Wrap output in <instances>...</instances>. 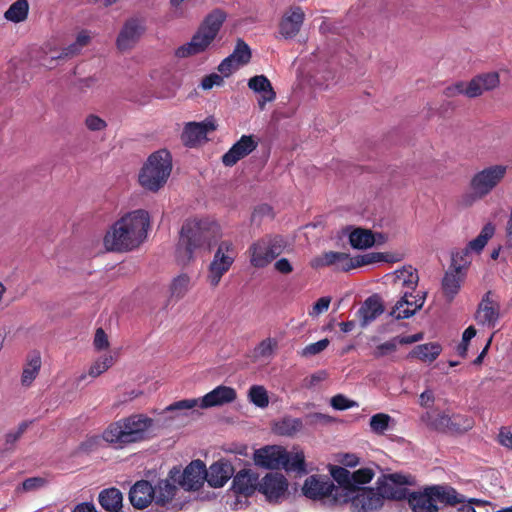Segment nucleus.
Returning <instances> with one entry per match:
<instances>
[{
  "label": "nucleus",
  "mask_w": 512,
  "mask_h": 512,
  "mask_svg": "<svg viewBox=\"0 0 512 512\" xmlns=\"http://www.w3.org/2000/svg\"><path fill=\"white\" fill-rule=\"evenodd\" d=\"M222 228L210 218H189L181 228L176 248L180 264L186 265L195 258V253L210 250L222 238Z\"/></svg>",
  "instance_id": "f257e3e1"
},
{
  "label": "nucleus",
  "mask_w": 512,
  "mask_h": 512,
  "mask_svg": "<svg viewBox=\"0 0 512 512\" xmlns=\"http://www.w3.org/2000/svg\"><path fill=\"white\" fill-rule=\"evenodd\" d=\"M150 217L139 209L126 213L106 232L103 243L107 251L127 252L139 247L147 237Z\"/></svg>",
  "instance_id": "f03ea898"
},
{
  "label": "nucleus",
  "mask_w": 512,
  "mask_h": 512,
  "mask_svg": "<svg viewBox=\"0 0 512 512\" xmlns=\"http://www.w3.org/2000/svg\"><path fill=\"white\" fill-rule=\"evenodd\" d=\"M386 278L391 282L394 289L401 294L390 312L392 317L397 320L407 319L423 307L427 293L425 291L416 292L419 282L416 268L405 265L386 275Z\"/></svg>",
  "instance_id": "7ed1b4c3"
},
{
  "label": "nucleus",
  "mask_w": 512,
  "mask_h": 512,
  "mask_svg": "<svg viewBox=\"0 0 512 512\" xmlns=\"http://www.w3.org/2000/svg\"><path fill=\"white\" fill-rule=\"evenodd\" d=\"M154 420L145 414H133L111 423L102 434L103 440L116 448L147 440L153 430Z\"/></svg>",
  "instance_id": "20e7f679"
},
{
  "label": "nucleus",
  "mask_w": 512,
  "mask_h": 512,
  "mask_svg": "<svg viewBox=\"0 0 512 512\" xmlns=\"http://www.w3.org/2000/svg\"><path fill=\"white\" fill-rule=\"evenodd\" d=\"M226 17L223 10H212L204 18L191 40L176 49L175 56L187 58L206 51L218 35Z\"/></svg>",
  "instance_id": "39448f33"
},
{
  "label": "nucleus",
  "mask_w": 512,
  "mask_h": 512,
  "mask_svg": "<svg viewBox=\"0 0 512 512\" xmlns=\"http://www.w3.org/2000/svg\"><path fill=\"white\" fill-rule=\"evenodd\" d=\"M408 504L413 512H437L438 503L452 505L463 501V497L453 487L434 485L422 491H410Z\"/></svg>",
  "instance_id": "423d86ee"
},
{
  "label": "nucleus",
  "mask_w": 512,
  "mask_h": 512,
  "mask_svg": "<svg viewBox=\"0 0 512 512\" xmlns=\"http://www.w3.org/2000/svg\"><path fill=\"white\" fill-rule=\"evenodd\" d=\"M254 463L265 469L283 468L286 471L304 473L305 463L302 452L290 453L281 446H265L257 449L253 455Z\"/></svg>",
  "instance_id": "0eeeda50"
},
{
  "label": "nucleus",
  "mask_w": 512,
  "mask_h": 512,
  "mask_svg": "<svg viewBox=\"0 0 512 512\" xmlns=\"http://www.w3.org/2000/svg\"><path fill=\"white\" fill-rule=\"evenodd\" d=\"M172 171V157L167 150H159L149 156L140 170V185L148 191L157 192L167 182Z\"/></svg>",
  "instance_id": "6e6552de"
},
{
  "label": "nucleus",
  "mask_w": 512,
  "mask_h": 512,
  "mask_svg": "<svg viewBox=\"0 0 512 512\" xmlns=\"http://www.w3.org/2000/svg\"><path fill=\"white\" fill-rule=\"evenodd\" d=\"M302 493L306 498L328 506L340 505L338 498L342 496L331 478L319 474L306 478L302 486Z\"/></svg>",
  "instance_id": "1a4fd4ad"
},
{
  "label": "nucleus",
  "mask_w": 512,
  "mask_h": 512,
  "mask_svg": "<svg viewBox=\"0 0 512 512\" xmlns=\"http://www.w3.org/2000/svg\"><path fill=\"white\" fill-rule=\"evenodd\" d=\"M237 257V250L231 240L221 241L208 266L207 282L217 287L222 277L231 269Z\"/></svg>",
  "instance_id": "9d476101"
},
{
  "label": "nucleus",
  "mask_w": 512,
  "mask_h": 512,
  "mask_svg": "<svg viewBox=\"0 0 512 512\" xmlns=\"http://www.w3.org/2000/svg\"><path fill=\"white\" fill-rule=\"evenodd\" d=\"M499 85V76L496 72L481 74L469 82L459 81L444 90L446 97L464 95L468 98H475L485 91L492 90Z\"/></svg>",
  "instance_id": "9b49d317"
},
{
  "label": "nucleus",
  "mask_w": 512,
  "mask_h": 512,
  "mask_svg": "<svg viewBox=\"0 0 512 512\" xmlns=\"http://www.w3.org/2000/svg\"><path fill=\"white\" fill-rule=\"evenodd\" d=\"M340 505L350 503L352 512H375L383 506V499L376 489H350L338 498Z\"/></svg>",
  "instance_id": "f8f14e48"
},
{
  "label": "nucleus",
  "mask_w": 512,
  "mask_h": 512,
  "mask_svg": "<svg viewBox=\"0 0 512 512\" xmlns=\"http://www.w3.org/2000/svg\"><path fill=\"white\" fill-rule=\"evenodd\" d=\"M282 245L276 237H264L251 244L248 249L250 264L254 268H265L282 253Z\"/></svg>",
  "instance_id": "ddd939ff"
},
{
  "label": "nucleus",
  "mask_w": 512,
  "mask_h": 512,
  "mask_svg": "<svg viewBox=\"0 0 512 512\" xmlns=\"http://www.w3.org/2000/svg\"><path fill=\"white\" fill-rule=\"evenodd\" d=\"M414 478L410 475L399 473L385 475L377 480V491L382 499L402 500L407 499Z\"/></svg>",
  "instance_id": "4468645a"
},
{
  "label": "nucleus",
  "mask_w": 512,
  "mask_h": 512,
  "mask_svg": "<svg viewBox=\"0 0 512 512\" xmlns=\"http://www.w3.org/2000/svg\"><path fill=\"white\" fill-rule=\"evenodd\" d=\"M507 167L504 165L488 166L477 172L471 179L470 187L478 198L487 196L506 175Z\"/></svg>",
  "instance_id": "2eb2a0df"
},
{
  "label": "nucleus",
  "mask_w": 512,
  "mask_h": 512,
  "mask_svg": "<svg viewBox=\"0 0 512 512\" xmlns=\"http://www.w3.org/2000/svg\"><path fill=\"white\" fill-rule=\"evenodd\" d=\"M259 493H261L269 503H281L289 496V482L281 473H267L260 480Z\"/></svg>",
  "instance_id": "dca6fc26"
},
{
  "label": "nucleus",
  "mask_w": 512,
  "mask_h": 512,
  "mask_svg": "<svg viewBox=\"0 0 512 512\" xmlns=\"http://www.w3.org/2000/svg\"><path fill=\"white\" fill-rule=\"evenodd\" d=\"M145 31L144 19L131 17L127 19L116 39V46L120 51L132 49Z\"/></svg>",
  "instance_id": "f3484780"
},
{
  "label": "nucleus",
  "mask_w": 512,
  "mask_h": 512,
  "mask_svg": "<svg viewBox=\"0 0 512 512\" xmlns=\"http://www.w3.org/2000/svg\"><path fill=\"white\" fill-rule=\"evenodd\" d=\"M499 316V303L493 299L491 292H487L478 305L475 320L479 325L494 328L499 320Z\"/></svg>",
  "instance_id": "a211bd4d"
},
{
  "label": "nucleus",
  "mask_w": 512,
  "mask_h": 512,
  "mask_svg": "<svg viewBox=\"0 0 512 512\" xmlns=\"http://www.w3.org/2000/svg\"><path fill=\"white\" fill-rule=\"evenodd\" d=\"M310 265L314 269L333 267L337 271L348 272L353 269L352 257L344 252L329 251L313 258Z\"/></svg>",
  "instance_id": "6ab92c4d"
},
{
  "label": "nucleus",
  "mask_w": 512,
  "mask_h": 512,
  "mask_svg": "<svg viewBox=\"0 0 512 512\" xmlns=\"http://www.w3.org/2000/svg\"><path fill=\"white\" fill-rule=\"evenodd\" d=\"M259 486L260 479L258 473L244 468L234 475L231 489L235 494L249 497L256 491L259 492Z\"/></svg>",
  "instance_id": "aec40b11"
},
{
  "label": "nucleus",
  "mask_w": 512,
  "mask_h": 512,
  "mask_svg": "<svg viewBox=\"0 0 512 512\" xmlns=\"http://www.w3.org/2000/svg\"><path fill=\"white\" fill-rule=\"evenodd\" d=\"M258 146V141L252 135H243L223 156L222 162L231 167L243 159Z\"/></svg>",
  "instance_id": "412c9836"
},
{
  "label": "nucleus",
  "mask_w": 512,
  "mask_h": 512,
  "mask_svg": "<svg viewBox=\"0 0 512 512\" xmlns=\"http://www.w3.org/2000/svg\"><path fill=\"white\" fill-rule=\"evenodd\" d=\"M305 14L299 6L289 8L279 24V33L286 39L294 38L300 31Z\"/></svg>",
  "instance_id": "4be33fe9"
},
{
  "label": "nucleus",
  "mask_w": 512,
  "mask_h": 512,
  "mask_svg": "<svg viewBox=\"0 0 512 512\" xmlns=\"http://www.w3.org/2000/svg\"><path fill=\"white\" fill-rule=\"evenodd\" d=\"M216 129L213 120H205L203 122H189L186 124L183 133L182 141L186 146H194L202 140L206 139L209 132Z\"/></svg>",
  "instance_id": "5701e85b"
},
{
  "label": "nucleus",
  "mask_w": 512,
  "mask_h": 512,
  "mask_svg": "<svg viewBox=\"0 0 512 512\" xmlns=\"http://www.w3.org/2000/svg\"><path fill=\"white\" fill-rule=\"evenodd\" d=\"M420 420L427 428L434 431L445 432L458 429L454 419L446 412L439 410L426 411L421 415Z\"/></svg>",
  "instance_id": "b1692460"
},
{
  "label": "nucleus",
  "mask_w": 512,
  "mask_h": 512,
  "mask_svg": "<svg viewBox=\"0 0 512 512\" xmlns=\"http://www.w3.org/2000/svg\"><path fill=\"white\" fill-rule=\"evenodd\" d=\"M205 480L206 466L201 460H195L184 469L180 485L186 490H197Z\"/></svg>",
  "instance_id": "393cba45"
},
{
  "label": "nucleus",
  "mask_w": 512,
  "mask_h": 512,
  "mask_svg": "<svg viewBox=\"0 0 512 512\" xmlns=\"http://www.w3.org/2000/svg\"><path fill=\"white\" fill-rule=\"evenodd\" d=\"M234 467L227 460H219L206 469V481L211 487H223L234 475Z\"/></svg>",
  "instance_id": "a878e982"
},
{
  "label": "nucleus",
  "mask_w": 512,
  "mask_h": 512,
  "mask_svg": "<svg viewBox=\"0 0 512 512\" xmlns=\"http://www.w3.org/2000/svg\"><path fill=\"white\" fill-rule=\"evenodd\" d=\"M236 391L229 386L220 385L200 398L199 407L207 409L216 406H222L233 402L236 399Z\"/></svg>",
  "instance_id": "bb28decb"
},
{
  "label": "nucleus",
  "mask_w": 512,
  "mask_h": 512,
  "mask_svg": "<svg viewBox=\"0 0 512 512\" xmlns=\"http://www.w3.org/2000/svg\"><path fill=\"white\" fill-rule=\"evenodd\" d=\"M384 312L381 297L378 294L369 296L357 311L362 328L367 327Z\"/></svg>",
  "instance_id": "cd10ccee"
},
{
  "label": "nucleus",
  "mask_w": 512,
  "mask_h": 512,
  "mask_svg": "<svg viewBox=\"0 0 512 512\" xmlns=\"http://www.w3.org/2000/svg\"><path fill=\"white\" fill-rule=\"evenodd\" d=\"M248 87L255 93L260 94L258 105L260 110H264L266 103L272 102L276 98V93L269 79L264 75H256L249 79Z\"/></svg>",
  "instance_id": "c85d7f7f"
},
{
  "label": "nucleus",
  "mask_w": 512,
  "mask_h": 512,
  "mask_svg": "<svg viewBox=\"0 0 512 512\" xmlns=\"http://www.w3.org/2000/svg\"><path fill=\"white\" fill-rule=\"evenodd\" d=\"M154 498V488L145 480L136 482L129 492L131 504L137 509L147 507Z\"/></svg>",
  "instance_id": "c756f323"
},
{
  "label": "nucleus",
  "mask_w": 512,
  "mask_h": 512,
  "mask_svg": "<svg viewBox=\"0 0 512 512\" xmlns=\"http://www.w3.org/2000/svg\"><path fill=\"white\" fill-rule=\"evenodd\" d=\"M385 237L382 234H373L371 230L364 228H354L349 234V242L355 249H367L375 243H383Z\"/></svg>",
  "instance_id": "7c9ffc66"
},
{
  "label": "nucleus",
  "mask_w": 512,
  "mask_h": 512,
  "mask_svg": "<svg viewBox=\"0 0 512 512\" xmlns=\"http://www.w3.org/2000/svg\"><path fill=\"white\" fill-rule=\"evenodd\" d=\"M41 365V356L38 352L29 354L21 374V385L23 387L28 388L32 385L40 372Z\"/></svg>",
  "instance_id": "2f4dec72"
},
{
  "label": "nucleus",
  "mask_w": 512,
  "mask_h": 512,
  "mask_svg": "<svg viewBox=\"0 0 512 512\" xmlns=\"http://www.w3.org/2000/svg\"><path fill=\"white\" fill-rule=\"evenodd\" d=\"M192 286V276L188 273H180L171 280L169 285L170 298L176 301L184 298Z\"/></svg>",
  "instance_id": "473e14b6"
},
{
  "label": "nucleus",
  "mask_w": 512,
  "mask_h": 512,
  "mask_svg": "<svg viewBox=\"0 0 512 512\" xmlns=\"http://www.w3.org/2000/svg\"><path fill=\"white\" fill-rule=\"evenodd\" d=\"M30 5L28 0H16L4 12V19L13 24L23 23L29 15Z\"/></svg>",
  "instance_id": "72a5a7b5"
},
{
  "label": "nucleus",
  "mask_w": 512,
  "mask_h": 512,
  "mask_svg": "<svg viewBox=\"0 0 512 512\" xmlns=\"http://www.w3.org/2000/svg\"><path fill=\"white\" fill-rule=\"evenodd\" d=\"M494 233V224L491 222L485 224L480 234L475 239L471 240L463 249V253L465 255H469L470 252L480 253L486 246L489 239L493 237Z\"/></svg>",
  "instance_id": "f704fd0d"
},
{
  "label": "nucleus",
  "mask_w": 512,
  "mask_h": 512,
  "mask_svg": "<svg viewBox=\"0 0 512 512\" xmlns=\"http://www.w3.org/2000/svg\"><path fill=\"white\" fill-rule=\"evenodd\" d=\"M122 493L117 488L104 489L99 494V503L110 512H117L122 507Z\"/></svg>",
  "instance_id": "c9c22d12"
},
{
  "label": "nucleus",
  "mask_w": 512,
  "mask_h": 512,
  "mask_svg": "<svg viewBox=\"0 0 512 512\" xmlns=\"http://www.w3.org/2000/svg\"><path fill=\"white\" fill-rule=\"evenodd\" d=\"M278 347V341L275 338H266L262 340L253 350V361L270 360Z\"/></svg>",
  "instance_id": "e433bc0d"
},
{
  "label": "nucleus",
  "mask_w": 512,
  "mask_h": 512,
  "mask_svg": "<svg viewBox=\"0 0 512 512\" xmlns=\"http://www.w3.org/2000/svg\"><path fill=\"white\" fill-rule=\"evenodd\" d=\"M441 353V346L438 343H425L416 346L409 354L410 357L418 358L424 362L434 361Z\"/></svg>",
  "instance_id": "4c0bfd02"
},
{
  "label": "nucleus",
  "mask_w": 512,
  "mask_h": 512,
  "mask_svg": "<svg viewBox=\"0 0 512 512\" xmlns=\"http://www.w3.org/2000/svg\"><path fill=\"white\" fill-rule=\"evenodd\" d=\"M463 279L458 271L446 272L443 280H442V289L444 295L452 300L461 288V283Z\"/></svg>",
  "instance_id": "58836bf2"
},
{
  "label": "nucleus",
  "mask_w": 512,
  "mask_h": 512,
  "mask_svg": "<svg viewBox=\"0 0 512 512\" xmlns=\"http://www.w3.org/2000/svg\"><path fill=\"white\" fill-rule=\"evenodd\" d=\"M176 489L168 480H161L154 488L153 500L157 505L165 506L174 497Z\"/></svg>",
  "instance_id": "ea45409f"
},
{
  "label": "nucleus",
  "mask_w": 512,
  "mask_h": 512,
  "mask_svg": "<svg viewBox=\"0 0 512 512\" xmlns=\"http://www.w3.org/2000/svg\"><path fill=\"white\" fill-rule=\"evenodd\" d=\"M333 482L336 481L339 486H336L340 490V493H346L352 487V473L344 467L333 466L330 470Z\"/></svg>",
  "instance_id": "a19ab883"
},
{
  "label": "nucleus",
  "mask_w": 512,
  "mask_h": 512,
  "mask_svg": "<svg viewBox=\"0 0 512 512\" xmlns=\"http://www.w3.org/2000/svg\"><path fill=\"white\" fill-rule=\"evenodd\" d=\"M302 427L303 423L301 419L285 417L275 424L274 430L279 435L292 436L299 432Z\"/></svg>",
  "instance_id": "79ce46f5"
},
{
  "label": "nucleus",
  "mask_w": 512,
  "mask_h": 512,
  "mask_svg": "<svg viewBox=\"0 0 512 512\" xmlns=\"http://www.w3.org/2000/svg\"><path fill=\"white\" fill-rule=\"evenodd\" d=\"M90 40H91V35H90L89 31H87V30L80 31L76 37L75 42L70 44L66 48H64L62 54L59 55L58 58L70 57V56L78 54L83 47H85L86 45L89 44Z\"/></svg>",
  "instance_id": "37998d69"
},
{
  "label": "nucleus",
  "mask_w": 512,
  "mask_h": 512,
  "mask_svg": "<svg viewBox=\"0 0 512 512\" xmlns=\"http://www.w3.org/2000/svg\"><path fill=\"white\" fill-rule=\"evenodd\" d=\"M229 57L238 64L239 67L246 65L251 59V50L249 46L241 39L236 43L233 52Z\"/></svg>",
  "instance_id": "c03bdc74"
},
{
  "label": "nucleus",
  "mask_w": 512,
  "mask_h": 512,
  "mask_svg": "<svg viewBox=\"0 0 512 512\" xmlns=\"http://www.w3.org/2000/svg\"><path fill=\"white\" fill-rule=\"evenodd\" d=\"M248 397L250 402L259 408H265L269 404L267 390L261 385L251 386Z\"/></svg>",
  "instance_id": "a18cd8bd"
},
{
  "label": "nucleus",
  "mask_w": 512,
  "mask_h": 512,
  "mask_svg": "<svg viewBox=\"0 0 512 512\" xmlns=\"http://www.w3.org/2000/svg\"><path fill=\"white\" fill-rule=\"evenodd\" d=\"M385 260V255L380 252H370L363 255H358L352 257L353 269L374 263L383 262Z\"/></svg>",
  "instance_id": "49530a36"
},
{
  "label": "nucleus",
  "mask_w": 512,
  "mask_h": 512,
  "mask_svg": "<svg viewBox=\"0 0 512 512\" xmlns=\"http://www.w3.org/2000/svg\"><path fill=\"white\" fill-rule=\"evenodd\" d=\"M392 418L385 413H377L370 418V429L376 434H384Z\"/></svg>",
  "instance_id": "de8ad7c7"
},
{
  "label": "nucleus",
  "mask_w": 512,
  "mask_h": 512,
  "mask_svg": "<svg viewBox=\"0 0 512 512\" xmlns=\"http://www.w3.org/2000/svg\"><path fill=\"white\" fill-rule=\"evenodd\" d=\"M463 501L458 502L452 505H448L449 507L444 512H476L473 505H482L484 502L479 499H469L466 500L462 495Z\"/></svg>",
  "instance_id": "09e8293b"
},
{
  "label": "nucleus",
  "mask_w": 512,
  "mask_h": 512,
  "mask_svg": "<svg viewBox=\"0 0 512 512\" xmlns=\"http://www.w3.org/2000/svg\"><path fill=\"white\" fill-rule=\"evenodd\" d=\"M113 365V357L111 355H103L98 358L89 369V375L97 377L108 370Z\"/></svg>",
  "instance_id": "8fccbe9b"
},
{
  "label": "nucleus",
  "mask_w": 512,
  "mask_h": 512,
  "mask_svg": "<svg viewBox=\"0 0 512 512\" xmlns=\"http://www.w3.org/2000/svg\"><path fill=\"white\" fill-rule=\"evenodd\" d=\"M374 473L371 469L362 468L352 473V487L362 488L360 485L366 484L372 480Z\"/></svg>",
  "instance_id": "3c124183"
},
{
  "label": "nucleus",
  "mask_w": 512,
  "mask_h": 512,
  "mask_svg": "<svg viewBox=\"0 0 512 512\" xmlns=\"http://www.w3.org/2000/svg\"><path fill=\"white\" fill-rule=\"evenodd\" d=\"M398 344L396 338H392L384 343L377 345L373 351V355L376 358H381L394 353L397 350Z\"/></svg>",
  "instance_id": "603ef678"
},
{
  "label": "nucleus",
  "mask_w": 512,
  "mask_h": 512,
  "mask_svg": "<svg viewBox=\"0 0 512 512\" xmlns=\"http://www.w3.org/2000/svg\"><path fill=\"white\" fill-rule=\"evenodd\" d=\"M85 127L92 132H100L106 129L107 123L101 117L95 114H89L84 121Z\"/></svg>",
  "instance_id": "864d4df0"
},
{
  "label": "nucleus",
  "mask_w": 512,
  "mask_h": 512,
  "mask_svg": "<svg viewBox=\"0 0 512 512\" xmlns=\"http://www.w3.org/2000/svg\"><path fill=\"white\" fill-rule=\"evenodd\" d=\"M330 404L335 410H346L358 406L355 401L348 399L342 394L333 396L331 398Z\"/></svg>",
  "instance_id": "5fc2aeb1"
},
{
  "label": "nucleus",
  "mask_w": 512,
  "mask_h": 512,
  "mask_svg": "<svg viewBox=\"0 0 512 512\" xmlns=\"http://www.w3.org/2000/svg\"><path fill=\"white\" fill-rule=\"evenodd\" d=\"M329 345V340L328 339H321L315 343H311L309 345H307L305 348H303L301 354L302 356H312V355H316L320 352H322L323 350H325Z\"/></svg>",
  "instance_id": "6e6d98bb"
},
{
  "label": "nucleus",
  "mask_w": 512,
  "mask_h": 512,
  "mask_svg": "<svg viewBox=\"0 0 512 512\" xmlns=\"http://www.w3.org/2000/svg\"><path fill=\"white\" fill-rule=\"evenodd\" d=\"M200 398L199 399H184L169 405L166 410L167 411H175V410H190L195 407H199Z\"/></svg>",
  "instance_id": "4d7b16f0"
},
{
  "label": "nucleus",
  "mask_w": 512,
  "mask_h": 512,
  "mask_svg": "<svg viewBox=\"0 0 512 512\" xmlns=\"http://www.w3.org/2000/svg\"><path fill=\"white\" fill-rule=\"evenodd\" d=\"M331 299L330 297H321L316 303L313 305L312 310L309 312L310 316L316 317L323 312L327 311L330 305Z\"/></svg>",
  "instance_id": "13d9d810"
},
{
  "label": "nucleus",
  "mask_w": 512,
  "mask_h": 512,
  "mask_svg": "<svg viewBox=\"0 0 512 512\" xmlns=\"http://www.w3.org/2000/svg\"><path fill=\"white\" fill-rule=\"evenodd\" d=\"M238 68H240L238 64L235 63L229 56L226 57L218 66L219 72L226 77L231 75Z\"/></svg>",
  "instance_id": "bf43d9fd"
},
{
  "label": "nucleus",
  "mask_w": 512,
  "mask_h": 512,
  "mask_svg": "<svg viewBox=\"0 0 512 512\" xmlns=\"http://www.w3.org/2000/svg\"><path fill=\"white\" fill-rule=\"evenodd\" d=\"M222 84H223V77L216 73H212L203 78V80L201 82V87L204 90H209V89L213 88L214 86H221Z\"/></svg>",
  "instance_id": "052dcab7"
},
{
  "label": "nucleus",
  "mask_w": 512,
  "mask_h": 512,
  "mask_svg": "<svg viewBox=\"0 0 512 512\" xmlns=\"http://www.w3.org/2000/svg\"><path fill=\"white\" fill-rule=\"evenodd\" d=\"M274 269L280 274H290L293 272V265L287 258H280L274 263Z\"/></svg>",
  "instance_id": "680f3d73"
},
{
  "label": "nucleus",
  "mask_w": 512,
  "mask_h": 512,
  "mask_svg": "<svg viewBox=\"0 0 512 512\" xmlns=\"http://www.w3.org/2000/svg\"><path fill=\"white\" fill-rule=\"evenodd\" d=\"M94 345L98 350L105 349L109 346L107 335L102 328L96 330Z\"/></svg>",
  "instance_id": "e2e57ef3"
},
{
  "label": "nucleus",
  "mask_w": 512,
  "mask_h": 512,
  "mask_svg": "<svg viewBox=\"0 0 512 512\" xmlns=\"http://www.w3.org/2000/svg\"><path fill=\"white\" fill-rule=\"evenodd\" d=\"M468 257L469 255L463 253V249L452 254V262L456 271L460 272L461 268L469 262Z\"/></svg>",
  "instance_id": "0e129e2a"
},
{
  "label": "nucleus",
  "mask_w": 512,
  "mask_h": 512,
  "mask_svg": "<svg viewBox=\"0 0 512 512\" xmlns=\"http://www.w3.org/2000/svg\"><path fill=\"white\" fill-rule=\"evenodd\" d=\"M499 443L507 449L512 450V431L508 428H501L499 435Z\"/></svg>",
  "instance_id": "69168bd1"
},
{
  "label": "nucleus",
  "mask_w": 512,
  "mask_h": 512,
  "mask_svg": "<svg viewBox=\"0 0 512 512\" xmlns=\"http://www.w3.org/2000/svg\"><path fill=\"white\" fill-rule=\"evenodd\" d=\"M44 484H45L44 479H42L40 477H33V478L26 479L23 482L22 487L25 491H32V490L42 487Z\"/></svg>",
  "instance_id": "338daca9"
},
{
  "label": "nucleus",
  "mask_w": 512,
  "mask_h": 512,
  "mask_svg": "<svg viewBox=\"0 0 512 512\" xmlns=\"http://www.w3.org/2000/svg\"><path fill=\"white\" fill-rule=\"evenodd\" d=\"M434 400V394L431 390H425L419 396V404L425 408L431 407L434 403Z\"/></svg>",
  "instance_id": "774afa93"
}]
</instances>
